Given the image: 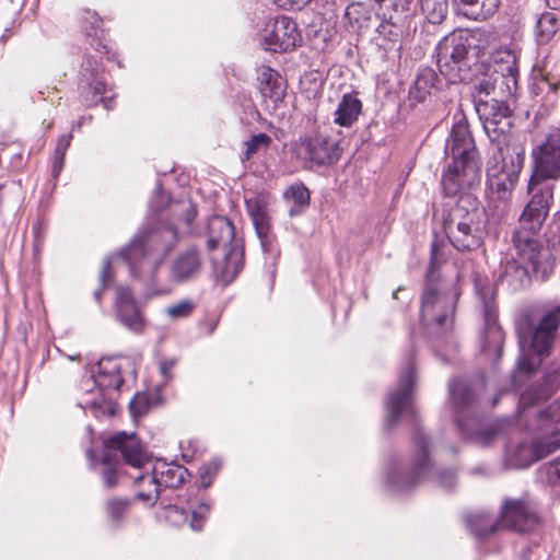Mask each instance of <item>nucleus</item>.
<instances>
[{"instance_id":"nucleus-24","label":"nucleus","mask_w":560,"mask_h":560,"mask_svg":"<svg viewBox=\"0 0 560 560\" xmlns=\"http://www.w3.org/2000/svg\"><path fill=\"white\" fill-rule=\"evenodd\" d=\"M558 448H560V431H555L547 439L536 440L530 444H520L514 452L512 462L517 468H527Z\"/></svg>"},{"instance_id":"nucleus-54","label":"nucleus","mask_w":560,"mask_h":560,"mask_svg":"<svg viewBox=\"0 0 560 560\" xmlns=\"http://www.w3.org/2000/svg\"><path fill=\"white\" fill-rule=\"evenodd\" d=\"M313 0H275L284 10L300 11Z\"/></svg>"},{"instance_id":"nucleus-36","label":"nucleus","mask_w":560,"mask_h":560,"mask_svg":"<svg viewBox=\"0 0 560 560\" xmlns=\"http://www.w3.org/2000/svg\"><path fill=\"white\" fill-rule=\"evenodd\" d=\"M471 534L479 540L487 539L501 527L500 515L495 518L488 512H478L466 516Z\"/></svg>"},{"instance_id":"nucleus-15","label":"nucleus","mask_w":560,"mask_h":560,"mask_svg":"<svg viewBox=\"0 0 560 560\" xmlns=\"http://www.w3.org/2000/svg\"><path fill=\"white\" fill-rule=\"evenodd\" d=\"M516 257L528 267L533 277L545 281L553 272L555 257L548 244L535 236H512Z\"/></svg>"},{"instance_id":"nucleus-40","label":"nucleus","mask_w":560,"mask_h":560,"mask_svg":"<svg viewBox=\"0 0 560 560\" xmlns=\"http://www.w3.org/2000/svg\"><path fill=\"white\" fill-rule=\"evenodd\" d=\"M451 0H418L421 14L432 25H441L447 18Z\"/></svg>"},{"instance_id":"nucleus-8","label":"nucleus","mask_w":560,"mask_h":560,"mask_svg":"<svg viewBox=\"0 0 560 560\" xmlns=\"http://www.w3.org/2000/svg\"><path fill=\"white\" fill-rule=\"evenodd\" d=\"M114 451H119L126 464L141 468L149 460L147 453L136 436V434H127L121 431L110 438L104 443V451L100 463L103 465L102 479L106 489H113L118 483V467L119 459L113 454Z\"/></svg>"},{"instance_id":"nucleus-10","label":"nucleus","mask_w":560,"mask_h":560,"mask_svg":"<svg viewBox=\"0 0 560 560\" xmlns=\"http://www.w3.org/2000/svg\"><path fill=\"white\" fill-rule=\"evenodd\" d=\"M476 294L481 304L485 329L481 336L482 352L493 357L495 365L503 353L504 331L498 323V307L493 285L487 278L476 277L474 280Z\"/></svg>"},{"instance_id":"nucleus-22","label":"nucleus","mask_w":560,"mask_h":560,"mask_svg":"<svg viewBox=\"0 0 560 560\" xmlns=\"http://www.w3.org/2000/svg\"><path fill=\"white\" fill-rule=\"evenodd\" d=\"M455 422L462 438L480 446L491 445L500 435L506 432L510 422L497 420L489 424H481L476 418L464 419L456 416Z\"/></svg>"},{"instance_id":"nucleus-50","label":"nucleus","mask_w":560,"mask_h":560,"mask_svg":"<svg viewBox=\"0 0 560 560\" xmlns=\"http://www.w3.org/2000/svg\"><path fill=\"white\" fill-rule=\"evenodd\" d=\"M540 474L545 476L546 481L553 487H560V462L559 459L541 467Z\"/></svg>"},{"instance_id":"nucleus-42","label":"nucleus","mask_w":560,"mask_h":560,"mask_svg":"<svg viewBox=\"0 0 560 560\" xmlns=\"http://www.w3.org/2000/svg\"><path fill=\"white\" fill-rule=\"evenodd\" d=\"M559 30L558 19L552 12H544L536 23V39L539 45L548 44Z\"/></svg>"},{"instance_id":"nucleus-46","label":"nucleus","mask_w":560,"mask_h":560,"mask_svg":"<svg viewBox=\"0 0 560 560\" xmlns=\"http://www.w3.org/2000/svg\"><path fill=\"white\" fill-rule=\"evenodd\" d=\"M210 509L211 504L207 500L201 499L199 504L191 511L190 527L194 530L202 529Z\"/></svg>"},{"instance_id":"nucleus-59","label":"nucleus","mask_w":560,"mask_h":560,"mask_svg":"<svg viewBox=\"0 0 560 560\" xmlns=\"http://www.w3.org/2000/svg\"><path fill=\"white\" fill-rule=\"evenodd\" d=\"M197 217V209L190 201L187 203L184 210V220L187 225H190Z\"/></svg>"},{"instance_id":"nucleus-51","label":"nucleus","mask_w":560,"mask_h":560,"mask_svg":"<svg viewBox=\"0 0 560 560\" xmlns=\"http://www.w3.org/2000/svg\"><path fill=\"white\" fill-rule=\"evenodd\" d=\"M438 485L446 490L452 491L457 485V475L454 469H441L436 472Z\"/></svg>"},{"instance_id":"nucleus-43","label":"nucleus","mask_w":560,"mask_h":560,"mask_svg":"<svg viewBox=\"0 0 560 560\" xmlns=\"http://www.w3.org/2000/svg\"><path fill=\"white\" fill-rule=\"evenodd\" d=\"M498 78H482L472 85L471 96L474 106H478V101H489L498 97L497 92Z\"/></svg>"},{"instance_id":"nucleus-31","label":"nucleus","mask_w":560,"mask_h":560,"mask_svg":"<svg viewBox=\"0 0 560 560\" xmlns=\"http://www.w3.org/2000/svg\"><path fill=\"white\" fill-rule=\"evenodd\" d=\"M560 90V69L548 70L547 66L538 70L533 75L530 93L540 101L546 100L549 95H556Z\"/></svg>"},{"instance_id":"nucleus-7","label":"nucleus","mask_w":560,"mask_h":560,"mask_svg":"<svg viewBox=\"0 0 560 560\" xmlns=\"http://www.w3.org/2000/svg\"><path fill=\"white\" fill-rule=\"evenodd\" d=\"M560 324V304L551 307L533 328L528 317L517 325L521 355L517 361L520 372L530 374L548 355Z\"/></svg>"},{"instance_id":"nucleus-34","label":"nucleus","mask_w":560,"mask_h":560,"mask_svg":"<svg viewBox=\"0 0 560 560\" xmlns=\"http://www.w3.org/2000/svg\"><path fill=\"white\" fill-rule=\"evenodd\" d=\"M252 219H253V223H254L257 236L260 241L262 250L265 253H269L270 255H272L271 277H275L276 259L279 256V250L277 248H275V245H273V236L270 231L269 217L267 215V213L264 210L257 209L252 212Z\"/></svg>"},{"instance_id":"nucleus-16","label":"nucleus","mask_w":560,"mask_h":560,"mask_svg":"<svg viewBox=\"0 0 560 560\" xmlns=\"http://www.w3.org/2000/svg\"><path fill=\"white\" fill-rule=\"evenodd\" d=\"M78 91L84 106L103 103L106 109L113 108L114 96H105L106 81L98 60L93 56L83 59L78 77Z\"/></svg>"},{"instance_id":"nucleus-9","label":"nucleus","mask_w":560,"mask_h":560,"mask_svg":"<svg viewBox=\"0 0 560 560\" xmlns=\"http://www.w3.org/2000/svg\"><path fill=\"white\" fill-rule=\"evenodd\" d=\"M96 369L93 378L100 395L88 405V410L97 419L113 417L117 412L116 398L124 384L121 368L116 358H102Z\"/></svg>"},{"instance_id":"nucleus-27","label":"nucleus","mask_w":560,"mask_h":560,"mask_svg":"<svg viewBox=\"0 0 560 560\" xmlns=\"http://www.w3.org/2000/svg\"><path fill=\"white\" fill-rule=\"evenodd\" d=\"M485 387L483 377L476 382L455 378L450 382V396L454 407L459 411L471 406L478 398V393Z\"/></svg>"},{"instance_id":"nucleus-28","label":"nucleus","mask_w":560,"mask_h":560,"mask_svg":"<svg viewBox=\"0 0 560 560\" xmlns=\"http://www.w3.org/2000/svg\"><path fill=\"white\" fill-rule=\"evenodd\" d=\"M382 19L393 27H405L413 16V0H375Z\"/></svg>"},{"instance_id":"nucleus-58","label":"nucleus","mask_w":560,"mask_h":560,"mask_svg":"<svg viewBox=\"0 0 560 560\" xmlns=\"http://www.w3.org/2000/svg\"><path fill=\"white\" fill-rule=\"evenodd\" d=\"M65 165V158L63 156H57L54 155L52 158V165H51V175L54 178H57Z\"/></svg>"},{"instance_id":"nucleus-30","label":"nucleus","mask_w":560,"mask_h":560,"mask_svg":"<svg viewBox=\"0 0 560 560\" xmlns=\"http://www.w3.org/2000/svg\"><path fill=\"white\" fill-rule=\"evenodd\" d=\"M441 86L442 80L439 74L432 68H422L410 88L409 97L417 102H424L429 96L439 92Z\"/></svg>"},{"instance_id":"nucleus-14","label":"nucleus","mask_w":560,"mask_h":560,"mask_svg":"<svg viewBox=\"0 0 560 560\" xmlns=\"http://www.w3.org/2000/svg\"><path fill=\"white\" fill-rule=\"evenodd\" d=\"M475 109L490 141L498 145L506 143L514 126V110L510 101L503 97L489 101L479 100Z\"/></svg>"},{"instance_id":"nucleus-63","label":"nucleus","mask_w":560,"mask_h":560,"mask_svg":"<svg viewBox=\"0 0 560 560\" xmlns=\"http://www.w3.org/2000/svg\"><path fill=\"white\" fill-rule=\"evenodd\" d=\"M155 192L156 194H162V185L159 183L156 188H155Z\"/></svg>"},{"instance_id":"nucleus-29","label":"nucleus","mask_w":560,"mask_h":560,"mask_svg":"<svg viewBox=\"0 0 560 560\" xmlns=\"http://www.w3.org/2000/svg\"><path fill=\"white\" fill-rule=\"evenodd\" d=\"M452 5L456 14L481 21L497 12L500 0H453Z\"/></svg>"},{"instance_id":"nucleus-25","label":"nucleus","mask_w":560,"mask_h":560,"mask_svg":"<svg viewBox=\"0 0 560 560\" xmlns=\"http://www.w3.org/2000/svg\"><path fill=\"white\" fill-rule=\"evenodd\" d=\"M533 273L516 256L501 261L497 282L518 291L530 283Z\"/></svg>"},{"instance_id":"nucleus-41","label":"nucleus","mask_w":560,"mask_h":560,"mask_svg":"<svg viewBox=\"0 0 560 560\" xmlns=\"http://www.w3.org/2000/svg\"><path fill=\"white\" fill-rule=\"evenodd\" d=\"M284 197L293 202L289 209L291 218L301 215L310 207L311 194L303 184L290 186L284 191Z\"/></svg>"},{"instance_id":"nucleus-11","label":"nucleus","mask_w":560,"mask_h":560,"mask_svg":"<svg viewBox=\"0 0 560 560\" xmlns=\"http://www.w3.org/2000/svg\"><path fill=\"white\" fill-rule=\"evenodd\" d=\"M530 176L528 182L541 186H553L560 179V125L549 128L544 138L530 151Z\"/></svg>"},{"instance_id":"nucleus-3","label":"nucleus","mask_w":560,"mask_h":560,"mask_svg":"<svg viewBox=\"0 0 560 560\" xmlns=\"http://www.w3.org/2000/svg\"><path fill=\"white\" fill-rule=\"evenodd\" d=\"M459 295L454 281L439 278L432 259L421 296V319L429 336L438 343L444 342L453 330Z\"/></svg>"},{"instance_id":"nucleus-45","label":"nucleus","mask_w":560,"mask_h":560,"mask_svg":"<svg viewBox=\"0 0 560 560\" xmlns=\"http://www.w3.org/2000/svg\"><path fill=\"white\" fill-rule=\"evenodd\" d=\"M114 275L112 272V262L109 258H105L102 262L100 271V288L94 291L93 298L97 304H102L104 291L112 284Z\"/></svg>"},{"instance_id":"nucleus-55","label":"nucleus","mask_w":560,"mask_h":560,"mask_svg":"<svg viewBox=\"0 0 560 560\" xmlns=\"http://www.w3.org/2000/svg\"><path fill=\"white\" fill-rule=\"evenodd\" d=\"M72 140V133L63 135L58 139L54 155L63 156L68 148L70 147V142Z\"/></svg>"},{"instance_id":"nucleus-33","label":"nucleus","mask_w":560,"mask_h":560,"mask_svg":"<svg viewBox=\"0 0 560 560\" xmlns=\"http://www.w3.org/2000/svg\"><path fill=\"white\" fill-rule=\"evenodd\" d=\"M560 387V365L559 369L545 376V385L530 386L520 397V405L532 407L541 400L549 398Z\"/></svg>"},{"instance_id":"nucleus-53","label":"nucleus","mask_w":560,"mask_h":560,"mask_svg":"<svg viewBox=\"0 0 560 560\" xmlns=\"http://www.w3.org/2000/svg\"><path fill=\"white\" fill-rule=\"evenodd\" d=\"M402 27H393L390 24L383 22L376 27V32L387 38L388 40H394L398 36V31Z\"/></svg>"},{"instance_id":"nucleus-49","label":"nucleus","mask_w":560,"mask_h":560,"mask_svg":"<svg viewBox=\"0 0 560 560\" xmlns=\"http://www.w3.org/2000/svg\"><path fill=\"white\" fill-rule=\"evenodd\" d=\"M220 468L221 462L219 459H212L200 469V485L203 489L211 486L213 477Z\"/></svg>"},{"instance_id":"nucleus-1","label":"nucleus","mask_w":560,"mask_h":560,"mask_svg":"<svg viewBox=\"0 0 560 560\" xmlns=\"http://www.w3.org/2000/svg\"><path fill=\"white\" fill-rule=\"evenodd\" d=\"M415 357L416 348L410 345L405 366L398 377L397 387L388 393L385 401L387 415L384 425L386 429L395 427L402 412H406L415 421L412 442L416 453L410 469L407 471L400 470L396 462H390L388 466L387 483L396 492L413 489L419 482L428 478L433 469L429 453L431 442L418 423L417 411L412 404V392L416 384Z\"/></svg>"},{"instance_id":"nucleus-12","label":"nucleus","mask_w":560,"mask_h":560,"mask_svg":"<svg viewBox=\"0 0 560 560\" xmlns=\"http://www.w3.org/2000/svg\"><path fill=\"white\" fill-rule=\"evenodd\" d=\"M190 476L188 469L183 465L167 464L165 462H159L153 466L152 471H147L136 477V483L143 486L148 483L150 490H140L136 494V499L153 506L159 498L162 488H178L187 478Z\"/></svg>"},{"instance_id":"nucleus-23","label":"nucleus","mask_w":560,"mask_h":560,"mask_svg":"<svg viewBox=\"0 0 560 560\" xmlns=\"http://www.w3.org/2000/svg\"><path fill=\"white\" fill-rule=\"evenodd\" d=\"M114 310L116 319L133 334L142 332L145 319L129 287L116 288Z\"/></svg>"},{"instance_id":"nucleus-62","label":"nucleus","mask_w":560,"mask_h":560,"mask_svg":"<svg viewBox=\"0 0 560 560\" xmlns=\"http://www.w3.org/2000/svg\"><path fill=\"white\" fill-rule=\"evenodd\" d=\"M518 560H530L529 552H528V551H523V552L520 555Z\"/></svg>"},{"instance_id":"nucleus-32","label":"nucleus","mask_w":560,"mask_h":560,"mask_svg":"<svg viewBox=\"0 0 560 560\" xmlns=\"http://www.w3.org/2000/svg\"><path fill=\"white\" fill-rule=\"evenodd\" d=\"M259 91L265 98L279 103L285 95V84L281 75L270 67L262 66L258 72Z\"/></svg>"},{"instance_id":"nucleus-64","label":"nucleus","mask_w":560,"mask_h":560,"mask_svg":"<svg viewBox=\"0 0 560 560\" xmlns=\"http://www.w3.org/2000/svg\"><path fill=\"white\" fill-rule=\"evenodd\" d=\"M84 117L78 120L77 127L80 128L83 125Z\"/></svg>"},{"instance_id":"nucleus-17","label":"nucleus","mask_w":560,"mask_h":560,"mask_svg":"<svg viewBox=\"0 0 560 560\" xmlns=\"http://www.w3.org/2000/svg\"><path fill=\"white\" fill-rule=\"evenodd\" d=\"M294 151L296 158L307 164L308 168L334 165L342 154L337 140L320 133L301 138Z\"/></svg>"},{"instance_id":"nucleus-2","label":"nucleus","mask_w":560,"mask_h":560,"mask_svg":"<svg viewBox=\"0 0 560 560\" xmlns=\"http://www.w3.org/2000/svg\"><path fill=\"white\" fill-rule=\"evenodd\" d=\"M445 152L452 158V163L444 170L441 178L444 195H468L465 190L472 189L481 183V161L466 121L453 126Z\"/></svg>"},{"instance_id":"nucleus-26","label":"nucleus","mask_w":560,"mask_h":560,"mask_svg":"<svg viewBox=\"0 0 560 560\" xmlns=\"http://www.w3.org/2000/svg\"><path fill=\"white\" fill-rule=\"evenodd\" d=\"M235 238V229L232 222L222 215H213L208 221V241L207 248L209 252L218 247L226 249L233 246Z\"/></svg>"},{"instance_id":"nucleus-18","label":"nucleus","mask_w":560,"mask_h":560,"mask_svg":"<svg viewBox=\"0 0 560 560\" xmlns=\"http://www.w3.org/2000/svg\"><path fill=\"white\" fill-rule=\"evenodd\" d=\"M260 42L270 51H291L301 45L302 35L294 20L281 15L266 22L260 32Z\"/></svg>"},{"instance_id":"nucleus-19","label":"nucleus","mask_w":560,"mask_h":560,"mask_svg":"<svg viewBox=\"0 0 560 560\" xmlns=\"http://www.w3.org/2000/svg\"><path fill=\"white\" fill-rule=\"evenodd\" d=\"M524 162L525 151L521 149L503 156L500 170L492 167L487 171V184L493 192L498 194L499 199L505 200L511 197L518 183Z\"/></svg>"},{"instance_id":"nucleus-48","label":"nucleus","mask_w":560,"mask_h":560,"mask_svg":"<svg viewBox=\"0 0 560 560\" xmlns=\"http://www.w3.org/2000/svg\"><path fill=\"white\" fill-rule=\"evenodd\" d=\"M150 402L147 395L137 393L129 402V411L133 418H138L147 413Z\"/></svg>"},{"instance_id":"nucleus-20","label":"nucleus","mask_w":560,"mask_h":560,"mask_svg":"<svg viewBox=\"0 0 560 560\" xmlns=\"http://www.w3.org/2000/svg\"><path fill=\"white\" fill-rule=\"evenodd\" d=\"M499 515L502 528L518 534L533 532L539 524L534 505L524 498H504Z\"/></svg>"},{"instance_id":"nucleus-60","label":"nucleus","mask_w":560,"mask_h":560,"mask_svg":"<svg viewBox=\"0 0 560 560\" xmlns=\"http://www.w3.org/2000/svg\"><path fill=\"white\" fill-rule=\"evenodd\" d=\"M86 456H88V458L92 462V464H96V462H97V460H96V455H95L94 450L89 448V450L86 451Z\"/></svg>"},{"instance_id":"nucleus-5","label":"nucleus","mask_w":560,"mask_h":560,"mask_svg":"<svg viewBox=\"0 0 560 560\" xmlns=\"http://www.w3.org/2000/svg\"><path fill=\"white\" fill-rule=\"evenodd\" d=\"M178 243V230L173 224H162L156 228H145L131 240L130 244L120 252V257L127 264L130 276L142 277V268L148 259H152L150 280L156 281L160 266L174 250Z\"/></svg>"},{"instance_id":"nucleus-6","label":"nucleus","mask_w":560,"mask_h":560,"mask_svg":"<svg viewBox=\"0 0 560 560\" xmlns=\"http://www.w3.org/2000/svg\"><path fill=\"white\" fill-rule=\"evenodd\" d=\"M483 47L477 44L474 35L454 31L445 35L435 47L436 65L440 73L451 84L468 82L474 77Z\"/></svg>"},{"instance_id":"nucleus-4","label":"nucleus","mask_w":560,"mask_h":560,"mask_svg":"<svg viewBox=\"0 0 560 560\" xmlns=\"http://www.w3.org/2000/svg\"><path fill=\"white\" fill-rule=\"evenodd\" d=\"M443 230L458 252H472L482 246L488 235V213L474 195H462L444 210Z\"/></svg>"},{"instance_id":"nucleus-38","label":"nucleus","mask_w":560,"mask_h":560,"mask_svg":"<svg viewBox=\"0 0 560 560\" xmlns=\"http://www.w3.org/2000/svg\"><path fill=\"white\" fill-rule=\"evenodd\" d=\"M512 58L511 61H506L505 65L500 66V71H495L500 75L497 77L501 83V91L505 94L506 100L515 97L517 85H518V67L514 56L509 55Z\"/></svg>"},{"instance_id":"nucleus-44","label":"nucleus","mask_w":560,"mask_h":560,"mask_svg":"<svg viewBox=\"0 0 560 560\" xmlns=\"http://www.w3.org/2000/svg\"><path fill=\"white\" fill-rule=\"evenodd\" d=\"M130 506L129 499L113 498L106 503V511L110 522L118 524Z\"/></svg>"},{"instance_id":"nucleus-13","label":"nucleus","mask_w":560,"mask_h":560,"mask_svg":"<svg viewBox=\"0 0 560 560\" xmlns=\"http://www.w3.org/2000/svg\"><path fill=\"white\" fill-rule=\"evenodd\" d=\"M555 186L527 183L529 201L524 207L513 236H535L542 228L553 200Z\"/></svg>"},{"instance_id":"nucleus-21","label":"nucleus","mask_w":560,"mask_h":560,"mask_svg":"<svg viewBox=\"0 0 560 560\" xmlns=\"http://www.w3.org/2000/svg\"><path fill=\"white\" fill-rule=\"evenodd\" d=\"M203 269L200 248L190 245L177 252L168 264V280L174 284H185L197 280Z\"/></svg>"},{"instance_id":"nucleus-39","label":"nucleus","mask_w":560,"mask_h":560,"mask_svg":"<svg viewBox=\"0 0 560 560\" xmlns=\"http://www.w3.org/2000/svg\"><path fill=\"white\" fill-rule=\"evenodd\" d=\"M101 23L102 20L95 12L86 11L82 22V28L90 40L91 47L95 51L102 52L104 49V51L107 52Z\"/></svg>"},{"instance_id":"nucleus-37","label":"nucleus","mask_w":560,"mask_h":560,"mask_svg":"<svg viewBox=\"0 0 560 560\" xmlns=\"http://www.w3.org/2000/svg\"><path fill=\"white\" fill-rule=\"evenodd\" d=\"M219 271V279L224 285H229L234 281L244 266L243 252L236 246L228 247Z\"/></svg>"},{"instance_id":"nucleus-56","label":"nucleus","mask_w":560,"mask_h":560,"mask_svg":"<svg viewBox=\"0 0 560 560\" xmlns=\"http://www.w3.org/2000/svg\"><path fill=\"white\" fill-rule=\"evenodd\" d=\"M558 407L555 406V405H551L545 409H540L538 410L537 412V418L540 422H545V421H558L559 418L557 417V415L555 413V410H557Z\"/></svg>"},{"instance_id":"nucleus-35","label":"nucleus","mask_w":560,"mask_h":560,"mask_svg":"<svg viewBox=\"0 0 560 560\" xmlns=\"http://www.w3.org/2000/svg\"><path fill=\"white\" fill-rule=\"evenodd\" d=\"M361 112L362 102L357 93H346L335 110L334 122L341 127H351L358 120Z\"/></svg>"},{"instance_id":"nucleus-57","label":"nucleus","mask_w":560,"mask_h":560,"mask_svg":"<svg viewBox=\"0 0 560 560\" xmlns=\"http://www.w3.org/2000/svg\"><path fill=\"white\" fill-rule=\"evenodd\" d=\"M176 361L174 359L164 360L160 363V372L165 377V380L172 378L171 371L175 366Z\"/></svg>"},{"instance_id":"nucleus-61","label":"nucleus","mask_w":560,"mask_h":560,"mask_svg":"<svg viewBox=\"0 0 560 560\" xmlns=\"http://www.w3.org/2000/svg\"><path fill=\"white\" fill-rule=\"evenodd\" d=\"M135 486H136V487H137V489H138V490H137V492H136V494H137L140 490H147V491H148V490H150V489H151V487H150L148 483H144L143 486H141V487H140V486H138V485L135 482Z\"/></svg>"},{"instance_id":"nucleus-52","label":"nucleus","mask_w":560,"mask_h":560,"mask_svg":"<svg viewBox=\"0 0 560 560\" xmlns=\"http://www.w3.org/2000/svg\"><path fill=\"white\" fill-rule=\"evenodd\" d=\"M195 305L189 301H182L166 308V314L172 318H184L191 314Z\"/></svg>"},{"instance_id":"nucleus-47","label":"nucleus","mask_w":560,"mask_h":560,"mask_svg":"<svg viewBox=\"0 0 560 560\" xmlns=\"http://www.w3.org/2000/svg\"><path fill=\"white\" fill-rule=\"evenodd\" d=\"M271 143V138L266 133L254 135L245 142L246 150L243 160H249L258 152L260 148H268Z\"/></svg>"}]
</instances>
